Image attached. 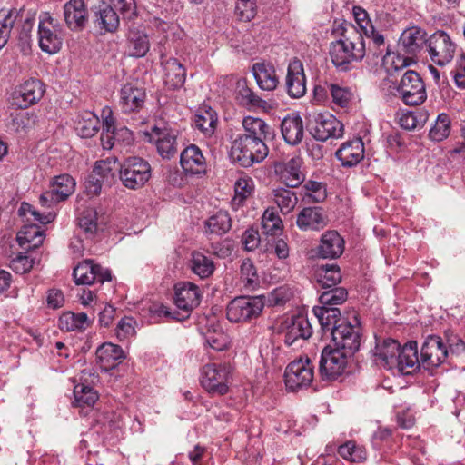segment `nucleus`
<instances>
[{
	"label": "nucleus",
	"instance_id": "3",
	"mask_svg": "<svg viewBox=\"0 0 465 465\" xmlns=\"http://www.w3.org/2000/svg\"><path fill=\"white\" fill-rule=\"evenodd\" d=\"M202 292L197 285L193 282H179L174 288V304L180 310L173 311L165 305H160L155 309L158 316L175 321H183L190 316L191 312L201 302Z\"/></svg>",
	"mask_w": 465,
	"mask_h": 465
},
{
	"label": "nucleus",
	"instance_id": "52",
	"mask_svg": "<svg viewBox=\"0 0 465 465\" xmlns=\"http://www.w3.org/2000/svg\"><path fill=\"white\" fill-rule=\"evenodd\" d=\"M338 452L343 459L351 462H361L367 458L365 448L356 445L353 441L340 446Z\"/></svg>",
	"mask_w": 465,
	"mask_h": 465
},
{
	"label": "nucleus",
	"instance_id": "51",
	"mask_svg": "<svg viewBox=\"0 0 465 465\" xmlns=\"http://www.w3.org/2000/svg\"><path fill=\"white\" fill-rule=\"evenodd\" d=\"M16 17V11H0V49L6 45Z\"/></svg>",
	"mask_w": 465,
	"mask_h": 465
},
{
	"label": "nucleus",
	"instance_id": "12",
	"mask_svg": "<svg viewBox=\"0 0 465 465\" xmlns=\"http://www.w3.org/2000/svg\"><path fill=\"white\" fill-rule=\"evenodd\" d=\"M354 322L355 324L341 322L333 328L331 334L335 348L350 356L353 355L361 345V328L357 317L354 318Z\"/></svg>",
	"mask_w": 465,
	"mask_h": 465
},
{
	"label": "nucleus",
	"instance_id": "61",
	"mask_svg": "<svg viewBox=\"0 0 465 465\" xmlns=\"http://www.w3.org/2000/svg\"><path fill=\"white\" fill-rule=\"evenodd\" d=\"M136 321L133 317H124L117 324L115 334L121 341L129 339L135 334Z\"/></svg>",
	"mask_w": 465,
	"mask_h": 465
},
{
	"label": "nucleus",
	"instance_id": "54",
	"mask_svg": "<svg viewBox=\"0 0 465 465\" xmlns=\"http://www.w3.org/2000/svg\"><path fill=\"white\" fill-rule=\"evenodd\" d=\"M241 281L245 288L253 289L258 283L256 269L251 260H243L241 265Z\"/></svg>",
	"mask_w": 465,
	"mask_h": 465
},
{
	"label": "nucleus",
	"instance_id": "18",
	"mask_svg": "<svg viewBox=\"0 0 465 465\" xmlns=\"http://www.w3.org/2000/svg\"><path fill=\"white\" fill-rule=\"evenodd\" d=\"M145 100V89L138 83H126L119 90V106L124 114L139 112Z\"/></svg>",
	"mask_w": 465,
	"mask_h": 465
},
{
	"label": "nucleus",
	"instance_id": "5",
	"mask_svg": "<svg viewBox=\"0 0 465 465\" xmlns=\"http://www.w3.org/2000/svg\"><path fill=\"white\" fill-rule=\"evenodd\" d=\"M393 95L409 106L423 104L427 99V92L421 76L413 70H407L400 81L394 83Z\"/></svg>",
	"mask_w": 465,
	"mask_h": 465
},
{
	"label": "nucleus",
	"instance_id": "16",
	"mask_svg": "<svg viewBox=\"0 0 465 465\" xmlns=\"http://www.w3.org/2000/svg\"><path fill=\"white\" fill-rule=\"evenodd\" d=\"M63 30L54 18L41 19L38 25L39 47L47 54L57 53L63 45Z\"/></svg>",
	"mask_w": 465,
	"mask_h": 465
},
{
	"label": "nucleus",
	"instance_id": "29",
	"mask_svg": "<svg viewBox=\"0 0 465 465\" xmlns=\"http://www.w3.org/2000/svg\"><path fill=\"white\" fill-rule=\"evenodd\" d=\"M96 359L100 369L107 372L114 369L124 359V353L119 345L106 342L96 350Z\"/></svg>",
	"mask_w": 465,
	"mask_h": 465
},
{
	"label": "nucleus",
	"instance_id": "50",
	"mask_svg": "<svg viewBox=\"0 0 465 465\" xmlns=\"http://www.w3.org/2000/svg\"><path fill=\"white\" fill-rule=\"evenodd\" d=\"M450 132V120L447 114H440L430 128L429 136L431 140L441 142L446 139Z\"/></svg>",
	"mask_w": 465,
	"mask_h": 465
},
{
	"label": "nucleus",
	"instance_id": "47",
	"mask_svg": "<svg viewBox=\"0 0 465 465\" xmlns=\"http://www.w3.org/2000/svg\"><path fill=\"white\" fill-rule=\"evenodd\" d=\"M341 280L337 265H322L318 270V282L323 289L335 287Z\"/></svg>",
	"mask_w": 465,
	"mask_h": 465
},
{
	"label": "nucleus",
	"instance_id": "6",
	"mask_svg": "<svg viewBox=\"0 0 465 465\" xmlns=\"http://www.w3.org/2000/svg\"><path fill=\"white\" fill-rule=\"evenodd\" d=\"M265 302L264 295L236 297L227 305V319L235 323L252 322L261 315Z\"/></svg>",
	"mask_w": 465,
	"mask_h": 465
},
{
	"label": "nucleus",
	"instance_id": "39",
	"mask_svg": "<svg viewBox=\"0 0 465 465\" xmlns=\"http://www.w3.org/2000/svg\"><path fill=\"white\" fill-rule=\"evenodd\" d=\"M93 320L84 312H68L59 318V328L66 331H84L91 325Z\"/></svg>",
	"mask_w": 465,
	"mask_h": 465
},
{
	"label": "nucleus",
	"instance_id": "15",
	"mask_svg": "<svg viewBox=\"0 0 465 465\" xmlns=\"http://www.w3.org/2000/svg\"><path fill=\"white\" fill-rule=\"evenodd\" d=\"M76 183L69 174L55 176L50 183V189L44 192L39 198L43 207L48 209L66 200L75 190Z\"/></svg>",
	"mask_w": 465,
	"mask_h": 465
},
{
	"label": "nucleus",
	"instance_id": "44",
	"mask_svg": "<svg viewBox=\"0 0 465 465\" xmlns=\"http://www.w3.org/2000/svg\"><path fill=\"white\" fill-rule=\"evenodd\" d=\"M78 224L86 237L91 238L101 229L102 222H99L98 213L94 208H87L78 218Z\"/></svg>",
	"mask_w": 465,
	"mask_h": 465
},
{
	"label": "nucleus",
	"instance_id": "60",
	"mask_svg": "<svg viewBox=\"0 0 465 465\" xmlns=\"http://www.w3.org/2000/svg\"><path fill=\"white\" fill-rule=\"evenodd\" d=\"M332 101L341 107H346L351 100L352 94L350 89L331 84L329 86Z\"/></svg>",
	"mask_w": 465,
	"mask_h": 465
},
{
	"label": "nucleus",
	"instance_id": "64",
	"mask_svg": "<svg viewBox=\"0 0 465 465\" xmlns=\"http://www.w3.org/2000/svg\"><path fill=\"white\" fill-rule=\"evenodd\" d=\"M205 343L214 351H223L228 346V337L223 332H209L205 336Z\"/></svg>",
	"mask_w": 465,
	"mask_h": 465
},
{
	"label": "nucleus",
	"instance_id": "7",
	"mask_svg": "<svg viewBox=\"0 0 465 465\" xmlns=\"http://www.w3.org/2000/svg\"><path fill=\"white\" fill-rule=\"evenodd\" d=\"M307 128L318 141L339 138L343 134V124L329 112L312 111L307 115Z\"/></svg>",
	"mask_w": 465,
	"mask_h": 465
},
{
	"label": "nucleus",
	"instance_id": "37",
	"mask_svg": "<svg viewBox=\"0 0 465 465\" xmlns=\"http://www.w3.org/2000/svg\"><path fill=\"white\" fill-rule=\"evenodd\" d=\"M242 124L244 133L239 134V135L264 142L272 134L270 125L261 118L245 116Z\"/></svg>",
	"mask_w": 465,
	"mask_h": 465
},
{
	"label": "nucleus",
	"instance_id": "56",
	"mask_svg": "<svg viewBox=\"0 0 465 465\" xmlns=\"http://www.w3.org/2000/svg\"><path fill=\"white\" fill-rule=\"evenodd\" d=\"M130 53L133 56L143 57L149 51V41L146 35H134L129 43Z\"/></svg>",
	"mask_w": 465,
	"mask_h": 465
},
{
	"label": "nucleus",
	"instance_id": "22",
	"mask_svg": "<svg viewBox=\"0 0 465 465\" xmlns=\"http://www.w3.org/2000/svg\"><path fill=\"white\" fill-rule=\"evenodd\" d=\"M64 19L69 29L82 30L88 21V10L84 0H69L64 5Z\"/></svg>",
	"mask_w": 465,
	"mask_h": 465
},
{
	"label": "nucleus",
	"instance_id": "57",
	"mask_svg": "<svg viewBox=\"0 0 465 465\" xmlns=\"http://www.w3.org/2000/svg\"><path fill=\"white\" fill-rule=\"evenodd\" d=\"M303 188L305 195L314 203H321L327 196L326 189L322 183L309 180L304 183Z\"/></svg>",
	"mask_w": 465,
	"mask_h": 465
},
{
	"label": "nucleus",
	"instance_id": "63",
	"mask_svg": "<svg viewBox=\"0 0 465 465\" xmlns=\"http://www.w3.org/2000/svg\"><path fill=\"white\" fill-rule=\"evenodd\" d=\"M353 16L362 33H372L373 25L369 17V15L365 9L361 6H354L352 9Z\"/></svg>",
	"mask_w": 465,
	"mask_h": 465
},
{
	"label": "nucleus",
	"instance_id": "11",
	"mask_svg": "<svg viewBox=\"0 0 465 465\" xmlns=\"http://www.w3.org/2000/svg\"><path fill=\"white\" fill-rule=\"evenodd\" d=\"M350 355L339 349L325 346L322 351L319 373L323 381H335L341 376L348 365Z\"/></svg>",
	"mask_w": 465,
	"mask_h": 465
},
{
	"label": "nucleus",
	"instance_id": "23",
	"mask_svg": "<svg viewBox=\"0 0 465 465\" xmlns=\"http://www.w3.org/2000/svg\"><path fill=\"white\" fill-rule=\"evenodd\" d=\"M426 32L420 27H410L403 31L400 38L399 46L407 55L416 56L427 45Z\"/></svg>",
	"mask_w": 465,
	"mask_h": 465
},
{
	"label": "nucleus",
	"instance_id": "43",
	"mask_svg": "<svg viewBox=\"0 0 465 465\" xmlns=\"http://www.w3.org/2000/svg\"><path fill=\"white\" fill-rule=\"evenodd\" d=\"M74 404L79 408H90L94 405L99 396L97 391L91 386L79 383L74 389Z\"/></svg>",
	"mask_w": 465,
	"mask_h": 465
},
{
	"label": "nucleus",
	"instance_id": "42",
	"mask_svg": "<svg viewBox=\"0 0 465 465\" xmlns=\"http://www.w3.org/2000/svg\"><path fill=\"white\" fill-rule=\"evenodd\" d=\"M232 227V220L225 211H219L205 221L206 232L215 235L226 233Z\"/></svg>",
	"mask_w": 465,
	"mask_h": 465
},
{
	"label": "nucleus",
	"instance_id": "19",
	"mask_svg": "<svg viewBox=\"0 0 465 465\" xmlns=\"http://www.w3.org/2000/svg\"><path fill=\"white\" fill-rule=\"evenodd\" d=\"M76 284L91 285L96 282L104 283L111 281V272L108 269L99 264H94L92 260L80 262L73 272Z\"/></svg>",
	"mask_w": 465,
	"mask_h": 465
},
{
	"label": "nucleus",
	"instance_id": "21",
	"mask_svg": "<svg viewBox=\"0 0 465 465\" xmlns=\"http://www.w3.org/2000/svg\"><path fill=\"white\" fill-rule=\"evenodd\" d=\"M116 168L115 157L97 161L92 173L89 175L87 189L94 194L100 193L104 181L110 183L114 178V171Z\"/></svg>",
	"mask_w": 465,
	"mask_h": 465
},
{
	"label": "nucleus",
	"instance_id": "13",
	"mask_svg": "<svg viewBox=\"0 0 465 465\" xmlns=\"http://www.w3.org/2000/svg\"><path fill=\"white\" fill-rule=\"evenodd\" d=\"M303 160L293 155L274 163L273 169L277 179L289 188H296L305 180Z\"/></svg>",
	"mask_w": 465,
	"mask_h": 465
},
{
	"label": "nucleus",
	"instance_id": "40",
	"mask_svg": "<svg viewBox=\"0 0 465 465\" xmlns=\"http://www.w3.org/2000/svg\"><path fill=\"white\" fill-rule=\"evenodd\" d=\"M312 312L318 319L319 323L323 331H331L332 334L333 328L338 327L337 322L340 321L341 312L337 307L314 306Z\"/></svg>",
	"mask_w": 465,
	"mask_h": 465
},
{
	"label": "nucleus",
	"instance_id": "33",
	"mask_svg": "<svg viewBox=\"0 0 465 465\" xmlns=\"http://www.w3.org/2000/svg\"><path fill=\"white\" fill-rule=\"evenodd\" d=\"M252 74L261 89L272 91L277 87L279 81L272 64L256 63L252 66Z\"/></svg>",
	"mask_w": 465,
	"mask_h": 465
},
{
	"label": "nucleus",
	"instance_id": "59",
	"mask_svg": "<svg viewBox=\"0 0 465 465\" xmlns=\"http://www.w3.org/2000/svg\"><path fill=\"white\" fill-rule=\"evenodd\" d=\"M19 212L23 214H30L33 217V220L38 222L42 224H47L54 220L55 213L54 211H47L44 213H40L35 210L32 205L29 203H22Z\"/></svg>",
	"mask_w": 465,
	"mask_h": 465
},
{
	"label": "nucleus",
	"instance_id": "10",
	"mask_svg": "<svg viewBox=\"0 0 465 465\" xmlns=\"http://www.w3.org/2000/svg\"><path fill=\"white\" fill-rule=\"evenodd\" d=\"M284 378L290 391L306 389L313 381L314 365L308 357L294 360L286 367Z\"/></svg>",
	"mask_w": 465,
	"mask_h": 465
},
{
	"label": "nucleus",
	"instance_id": "49",
	"mask_svg": "<svg viewBox=\"0 0 465 465\" xmlns=\"http://www.w3.org/2000/svg\"><path fill=\"white\" fill-rule=\"evenodd\" d=\"M263 232L270 235H276L282 230V222L274 208H268L262 218Z\"/></svg>",
	"mask_w": 465,
	"mask_h": 465
},
{
	"label": "nucleus",
	"instance_id": "38",
	"mask_svg": "<svg viewBox=\"0 0 465 465\" xmlns=\"http://www.w3.org/2000/svg\"><path fill=\"white\" fill-rule=\"evenodd\" d=\"M218 117L216 112L210 106H203L194 115L193 124L195 128L211 136L216 128Z\"/></svg>",
	"mask_w": 465,
	"mask_h": 465
},
{
	"label": "nucleus",
	"instance_id": "46",
	"mask_svg": "<svg viewBox=\"0 0 465 465\" xmlns=\"http://www.w3.org/2000/svg\"><path fill=\"white\" fill-rule=\"evenodd\" d=\"M273 195L276 204L284 214L291 213L298 203L296 193L291 189L277 188Z\"/></svg>",
	"mask_w": 465,
	"mask_h": 465
},
{
	"label": "nucleus",
	"instance_id": "45",
	"mask_svg": "<svg viewBox=\"0 0 465 465\" xmlns=\"http://www.w3.org/2000/svg\"><path fill=\"white\" fill-rule=\"evenodd\" d=\"M237 100L239 103L251 109V108H265L266 101L258 96L247 84L239 82L237 84Z\"/></svg>",
	"mask_w": 465,
	"mask_h": 465
},
{
	"label": "nucleus",
	"instance_id": "35",
	"mask_svg": "<svg viewBox=\"0 0 465 465\" xmlns=\"http://www.w3.org/2000/svg\"><path fill=\"white\" fill-rule=\"evenodd\" d=\"M164 84L171 89L181 88L186 78L183 65L176 59L170 58L163 64Z\"/></svg>",
	"mask_w": 465,
	"mask_h": 465
},
{
	"label": "nucleus",
	"instance_id": "8",
	"mask_svg": "<svg viewBox=\"0 0 465 465\" xmlns=\"http://www.w3.org/2000/svg\"><path fill=\"white\" fill-rule=\"evenodd\" d=\"M232 371L227 363H207L201 370V384L211 394L224 395L229 391Z\"/></svg>",
	"mask_w": 465,
	"mask_h": 465
},
{
	"label": "nucleus",
	"instance_id": "55",
	"mask_svg": "<svg viewBox=\"0 0 465 465\" xmlns=\"http://www.w3.org/2000/svg\"><path fill=\"white\" fill-rule=\"evenodd\" d=\"M18 240L21 245L33 242L32 247L35 248L43 243L44 233L38 227L32 225L19 233Z\"/></svg>",
	"mask_w": 465,
	"mask_h": 465
},
{
	"label": "nucleus",
	"instance_id": "25",
	"mask_svg": "<svg viewBox=\"0 0 465 465\" xmlns=\"http://www.w3.org/2000/svg\"><path fill=\"white\" fill-rule=\"evenodd\" d=\"M287 93L292 98H300L306 93V80L302 63L294 59L290 62L286 76Z\"/></svg>",
	"mask_w": 465,
	"mask_h": 465
},
{
	"label": "nucleus",
	"instance_id": "48",
	"mask_svg": "<svg viewBox=\"0 0 465 465\" xmlns=\"http://www.w3.org/2000/svg\"><path fill=\"white\" fill-rule=\"evenodd\" d=\"M348 297V292L343 287H332L322 292L319 297L321 306L337 307L342 304Z\"/></svg>",
	"mask_w": 465,
	"mask_h": 465
},
{
	"label": "nucleus",
	"instance_id": "26",
	"mask_svg": "<svg viewBox=\"0 0 465 465\" xmlns=\"http://www.w3.org/2000/svg\"><path fill=\"white\" fill-rule=\"evenodd\" d=\"M312 333L308 319L303 315H296L285 321V343L293 345L297 341L306 340Z\"/></svg>",
	"mask_w": 465,
	"mask_h": 465
},
{
	"label": "nucleus",
	"instance_id": "24",
	"mask_svg": "<svg viewBox=\"0 0 465 465\" xmlns=\"http://www.w3.org/2000/svg\"><path fill=\"white\" fill-rule=\"evenodd\" d=\"M364 143L361 137L343 143L335 153L337 159L344 167H353L364 158Z\"/></svg>",
	"mask_w": 465,
	"mask_h": 465
},
{
	"label": "nucleus",
	"instance_id": "30",
	"mask_svg": "<svg viewBox=\"0 0 465 465\" xmlns=\"http://www.w3.org/2000/svg\"><path fill=\"white\" fill-rule=\"evenodd\" d=\"M181 166L186 173L198 174L205 172L206 161L198 146L191 144L181 153Z\"/></svg>",
	"mask_w": 465,
	"mask_h": 465
},
{
	"label": "nucleus",
	"instance_id": "34",
	"mask_svg": "<svg viewBox=\"0 0 465 465\" xmlns=\"http://www.w3.org/2000/svg\"><path fill=\"white\" fill-rule=\"evenodd\" d=\"M95 14V23L100 28L104 29L106 32H115L120 25L119 15H117L114 8L108 3H100Z\"/></svg>",
	"mask_w": 465,
	"mask_h": 465
},
{
	"label": "nucleus",
	"instance_id": "9",
	"mask_svg": "<svg viewBox=\"0 0 465 465\" xmlns=\"http://www.w3.org/2000/svg\"><path fill=\"white\" fill-rule=\"evenodd\" d=\"M151 173L147 161L140 157H130L120 165L119 177L124 186L136 190L149 181Z\"/></svg>",
	"mask_w": 465,
	"mask_h": 465
},
{
	"label": "nucleus",
	"instance_id": "62",
	"mask_svg": "<svg viewBox=\"0 0 465 465\" xmlns=\"http://www.w3.org/2000/svg\"><path fill=\"white\" fill-rule=\"evenodd\" d=\"M35 258L31 257L27 253H20L11 261V268L19 274L28 272L35 264Z\"/></svg>",
	"mask_w": 465,
	"mask_h": 465
},
{
	"label": "nucleus",
	"instance_id": "32",
	"mask_svg": "<svg viewBox=\"0 0 465 465\" xmlns=\"http://www.w3.org/2000/svg\"><path fill=\"white\" fill-rule=\"evenodd\" d=\"M297 226L302 231L320 230L326 225V218L319 207L303 208L297 216Z\"/></svg>",
	"mask_w": 465,
	"mask_h": 465
},
{
	"label": "nucleus",
	"instance_id": "53",
	"mask_svg": "<svg viewBox=\"0 0 465 465\" xmlns=\"http://www.w3.org/2000/svg\"><path fill=\"white\" fill-rule=\"evenodd\" d=\"M114 127V117L112 112L109 111V114L104 117L103 123V130L101 134V144L104 150L112 149L116 143L115 135L113 131Z\"/></svg>",
	"mask_w": 465,
	"mask_h": 465
},
{
	"label": "nucleus",
	"instance_id": "20",
	"mask_svg": "<svg viewBox=\"0 0 465 465\" xmlns=\"http://www.w3.org/2000/svg\"><path fill=\"white\" fill-rule=\"evenodd\" d=\"M45 93L44 84L38 79H28L13 94L14 103L20 108H28L36 104Z\"/></svg>",
	"mask_w": 465,
	"mask_h": 465
},
{
	"label": "nucleus",
	"instance_id": "17",
	"mask_svg": "<svg viewBox=\"0 0 465 465\" xmlns=\"http://www.w3.org/2000/svg\"><path fill=\"white\" fill-rule=\"evenodd\" d=\"M448 357L447 346L439 336L428 337L420 349V366L432 370L442 364Z\"/></svg>",
	"mask_w": 465,
	"mask_h": 465
},
{
	"label": "nucleus",
	"instance_id": "36",
	"mask_svg": "<svg viewBox=\"0 0 465 465\" xmlns=\"http://www.w3.org/2000/svg\"><path fill=\"white\" fill-rule=\"evenodd\" d=\"M74 129L82 138H91L98 133L100 120L91 111L82 112L76 116Z\"/></svg>",
	"mask_w": 465,
	"mask_h": 465
},
{
	"label": "nucleus",
	"instance_id": "1",
	"mask_svg": "<svg viewBox=\"0 0 465 465\" xmlns=\"http://www.w3.org/2000/svg\"><path fill=\"white\" fill-rule=\"evenodd\" d=\"M332 34L340 38L331 44V62L339 71L347 72L353 62H360L366 55L363 35L353 25L346 22H335Z\"/></svg>",
	"mask_w": 465,
	"mask_h": 465
},
{
	"label": "nucleus",
	"instance_id": "58",
	"mask_svg": "<svg viewBox=\"0 0 465 465\" xmlns=\"http://www.w3.org/2000/svg\"><path fill=\"white\" fill-rule=\"evenodd\" d=\"M235 15L242 21H251L256 15L254 0H236Z\"/></svg>",
	"mask_w": 465,
	"mask_h": 465
},
{
	"label": "nucleus",
	"instance_id": "41",
	"mask_svg": "<svg viewBox=\"0 0 465 465\" xmlns=\"http://www.w3.org/2000/svg\"><path fill=\"white\" fill-rule=\"evenodd\" d=\"M190 268L201 279H206L213 273L215 266L210 257L202 252L194 251L191 254Z\"/></svg>",
	"mask_w": 465,
	"mask_h": 465
},
{
	"label": "nucleus",
	"instance_id": "28",
	"mask_svg": "<svg viewBox=\"0 0 465 465\" xmlns=\"http://www.w3.org/2000/svg\"><path fill=\"white\" fill-rule=\"evenodd\" d=\"M345 242L337 231H327L318 246V254L324 259H336L344 252Z\"/></svg>",
	"mask_w": 465,
	"mask_h": 465
},
{
	"label": "nucleus",
	"instance_id": "2",
	"mask_svg": "<svg viewBox=\"0 0 465 465\" xmlns=\"http://www.w3.org/2000/svg\"><path fill=\"white\" fill-rule=\"evenodd\" d=\"M377 365L386 369H397L403 375H409L420 368L417 342L412 341L401 347L393 339H386L377 344L374 352Z\"/></svg>",
	"mask_w": 465,
	"mask_h": 465
},
{
	"label": "nucleus",
	"instance_id": "4",
	"mask_svg": "<svg viewBox=\"0 0 465 465\" xmlns=\"http://www.w3.org/2000/svg\"><path fill=\"white\" fill-rule=\"evenodd\" d=\"M231 138V160L242 167L248 168L262 163L269 153L265 142L239 134Z\"/></svg>",
	"mask_w": 465,
	"mask_h": 465
},
{
	"label": "nucleus",
	"instance_id": "27",
	"mask_svg": "<svg viewBox=\"0 0 465 465\" xmlns=\"http://www.w3.org/2000/svg\"><path fill=\"white\" fill-rule=\"evenodd\" d=\"M150 141L155 143L157 152L163 159H170L177 153L176 134L171 129L154 127Z\"/></svg>",
	"mask_w": 465,
	"mask_h": 465
},
{
	"label": "nucleus",
	"instance_id": "14",
	"mask_svg": "<svg viewBox=\"0 0 465 465\" xmlns=\"http://www.w3.org/2000/svg\"><path fill=\"white\" fill-rule=\"evenodd\" d=\"M427 48L431 61L444 66L452 61L457 45L446 32L438 30L429 37Z\"/></svg>",
	"mask_w": 465,
	"mask_h": 465
},
{
	"label": "nucleus",
	"instance_id": "31",
	"mask_svg": "<svg viewBox=\"0 0 465 465\" xmlns=\"http://www.w3.org/2000/svg\"><path fill=\"white\" fill-rule=\"evenodd\" d=\"M281 131L287 143L291 145L300 143L304 134L302 117L295 113L289 114L282 121Z\"/></svg>",
	"mask_w": 465,
	"mask_h": 465
}]
</instances>
